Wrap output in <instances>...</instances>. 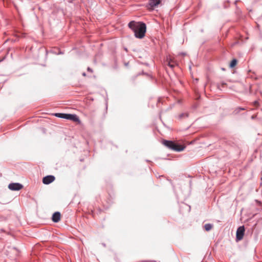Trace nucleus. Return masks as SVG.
Segmentation results:
<instances>
[{
  "mask_svg": "<svg viewBox=\"0 0 262 262\" xmlns=\"http://www.w3.org/2000/svg\"><path fill=\"white\" fill-rule=\"evenodd\" d=\"M160 0H149L148 3L149 8L153 10L154 8L157 6L160 3Z\"/></svg>",
  "mask_w": 262,
  "mask_h": 262,
  "instance_id": "nucleus-7",
  "label": "nucleus"
},
{
  "mask_svg": "<svg viewBox=\"0 0 262 262\" xmlns=\"http://www.w3.org/2000/svg\"><path fill=\"white\" fill-rule=\"evenodd\" d=\"M213 225L210 224H206L204 226V229L206 231H209L212 229Z\"/></svg>",
  "mask_w": 262,
  "mask_h": 262,
  "instance_id": "nucleus-10",
  "label": "nucleus"
},
{
  "mask_svg": "<svg viewBox=\"0 0 262 262\" xmlns=\"http://www.w3.org/2000/svg\"><path fill=\"white\" fill-rule=\"evenodd\" d=\"M237 61L236 59H233L230 62V67L231 68H234L237 64Z\"/></svg>",
  "mask_w": 262,
  "mask_h": 262,
  "instance_id": "nucleus-11",
  "label": "nucleus"
},
{
  "mask_svg": "<svg viewBox=\"0 0 262 262\" xmlns=\"http://www.w3.org/2000/svg\"><path fill=\"white\" fill-rule=\"evenodd\" d=\"M83 75L85 76V73H83Z\"/></svg>",
  "mask_w": 262,
  "mask_h": 262,
  "instance_id": "nucleus-15",
  "label": "nucleus"
},
{
  "mask_svg": "<svg viewBox=\"0 0 262 262\" xmlns=\"http://www.w3.org/2000/svg\"><path fill=\"white\" fill-rule=\"evenodd\" d=\"M167 60H168V65L171 68H174L177 64V62L173 59L170 58Z\"/></svg>",
  "mask_w": 262,
  "mask_h": 262,
  "instance_id": "nucleus-9",
  "label": "nucleus"
},
{
  "mask_svg": "<svg viewBox=\"0 0 262 262\" xmlns=\"http://www.w3.org/2000/svg\"><path fill=\"white\" fill-rule=\"evenodd\" d=\"M128 26L134 32L136 37L142 38L144 37L146 31V27L144 23L132 21L128 24Z\"/></svg>",
  "mask_w": 262,
  "mask_h": 262,
  "instance_id": "nucleus-1",
  "label": "nucleus"
},
{
  "mask_svg": "<svg viewBox=\"0 0 262 262\" xmlns=\"http://www.w3.org/2000/svg\"><path fill=\"white\" fill-rule=\"evenodd\" d=\"M60 213L59 212H55L52 215V221L54 222L57 223L60 220Z\"/></svg>",
  "mask_w": 262,
  "mask_h": 262,
  "instance_id": "nucleus-8",
  "label": "nucleus"
},
{
  "mask_svg": "<svg viewBox=\"0 0 262 262\" xmlns=\"http://www.w3.org/2000/svg\"><path fill=\"white\" fill-rule=\"evenodd\" d=\"M163 143L164 145L175 151H180L184 149V146L177 144L171 141L164 140Z\"/></svg>",
  "mask_w": 262,
  "mask_h": 262,
  "instance_id": "nucleus-2",
  "label": "nucleus"
},
{
  "mask_svg": "<svg viewBox=\"0 0 262 262\" xmlns=\"http://www.w3.org/2000/svg\"><path fill=\"white\" fill-rule=\"evenodd\" d=\"M184 116H185V117H187L188 116V114L187 113L186 114H182L180 115V118H182Z\"/></svg>",
  "mask_w": 262,
  "mask_h": 262,
  "instance_id": "nucleus-13",
  "label": "nucleus"
},
{
  "mask_svg": "<svg viewBox=\"0 0 262 262\" xmlns=\"http://www.w3.org/2000/svg\"><path fill=\"white\" fill-rule=\"evenodd\" d=\"M8 188L12 191H18L23 188V185L19 183H11L8 185Z\"/></svg>",
  "mask_w": 262,
  "mask_h": 262,
  "instance_id": "nucleus-4",
  "label": "nucleus"
},
{
  "mask_svg": "<svg viewBox=\"0 0 262 262\" xmlns=\"http://www.w3.org/2000/svg\"><path fill=\"white\" fill-rule=\"evenodd\" d=\"M55 116L63 118L68 120H72L74 122H80V120L78 117L75 114H63V113H56L55 114Z\"/></svg>",
  "mask_w": 262,
  "mask_h": 262,
  "instance_id": "nucleus-3",
  "label": "nucleus"
},
{
  "mask_svg": "<svg viewBox=\"0 0 262 262\" xmlns=\"http://www.w3.org/2000/svg\"><path fill=\"white\" fill-rule=\"evenodd\" d=\"M254 104L255 106H257L258 105V103L257 101H255L254 103Z\"/></svg>",
  "mask_w": 262,
  "mask_h": 262,
  "instance_id": "nucleus-14",
  "label": "nucleus"
},
{
  "mask_svg": "<svg viewBox=\"0 0 262 262\" xmlns=\"http://www.w3.org/2000/svg\"><path fill=\"white\" fill-rule=\"evenodd\" d=\"M226 85L227 84L226 83L222 82L220 84H217V88L219 89L222 90V88L225 87Z\"/></svg>",
  "mask_w": 262,
  "mask_h": 262,
  "instance_id": "nucleus-12",
  "label": "nucleus"
},
{
  "mask_svg": "<svg viewBox=\"0 0 262 262\" xmlns=\"http://www.w3.org/2000/svg\"><path fill=\"white\" fill-rule=\"evenodd\" d=\"M245 233V228L244 226H241L238 228L236 231V239L240 241L243 239Z\"/></svg>",
  "mask_w": 262,
  "mask_h": 262,
  "instance_id": "nucleus-5",
  "label": "nucleus"
},
{
  "mask_svg": "<svg viewBox=\"0 0 262 262\" xmlns=\"http://www.w3.org/2000/svg\"><path fill=\"white\" fill-rule=\"evenodd\" d=\"M55 180V178L53 176H47L45 177L42 179L43 184L48 185L53 182Z\"/></svg>",
  "mask_w": 262,
  "mask_h": 262,
  "instance_id": "nucleus-6",
  "label": "nucleus"
}]
</instances>
